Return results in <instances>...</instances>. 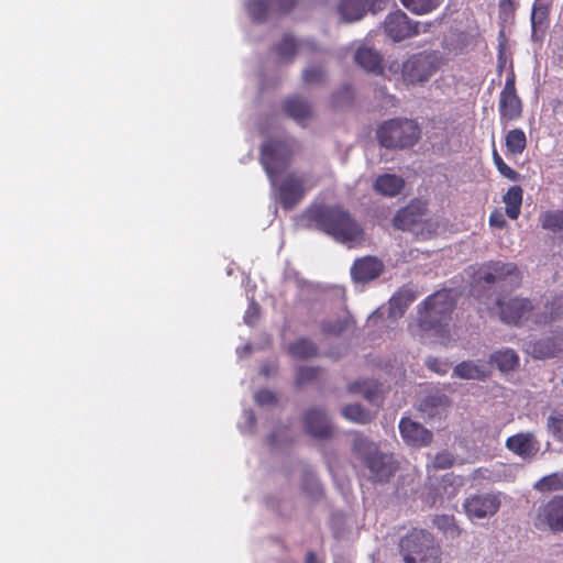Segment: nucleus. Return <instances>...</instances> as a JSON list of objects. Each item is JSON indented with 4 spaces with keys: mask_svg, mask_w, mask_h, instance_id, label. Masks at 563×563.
<instances>
[{
    "mask_svg": "<svg viewBox=\"0 0 563 563\" xmlns=\"http://www.w3.org/2000/svg\"><path fill=\"white\" fill-rule=\"evenodd\" d=\"M303 217L319 231L336 242L350 244L364 241V228L342 205H311Z\"/></svg>",
    "mask_w": 563,
    "mask_h": 563,
    "instance_id": "1",
    "label": "nucleus"
},
{
    "mask_svg": "<svg viewBox=\"0 0 563 563\" xmlns=\"http://www.w3.org/2000/svg\"><path fill=\"white\" fill-rule=\"evenodd\" d=\"M350 434L353 437L352 453L368 470V478L374 483L388 482L397 470L393 455L382 452L378 444L360 431Z\"/></svg>",
    "mask_w": 563,
    "mask_h": 563,
    "instance_id": "2",
    "label": "nucleus"
},
{
    "mask_svg": "<svg viewBox=\"0 0 563 563\" xmlns=\"http://www.w3.org/2000/svg\"><path fill=\"white\" fill-rule=\"evenodd\" d=\"M441 65L438 52L423 51L411 54L404 62L393 60L388 70L394 75H400L406 86H421L430 80Z\"/></svg>",
    "mask_w": 563,
    "mask_h": 563,
    "instance_id": "3",
    "label": "nucleus"
},
{
    "mask_svg": "<svg viewBox=\"0 0 563 563\" xmlns=\"http://www.w3.org/2000/svg\"><path fill=\"white\" fill-rule=\"evenodd\" d=\"M455 300L451 290H439L423 300L418 308V325L422 331L442 332L449 324Z\"/></svg>",
    "mask_w": 563,
    "mask_h": 563,
    "instance_id": "4",
    "label": "nucleus"
},
{
    "mask_svg": "<svg viewBox=\"0 0 563 563\" xmlns=\"http://www.w3.org/2000/svg\"><path fill=\"white\" fill-rule=\"evenodd\" d=\"M399 551L405 563H441V548L433 536L413 528L399 541Z\"/></svg>",
    "mask_w": 563,
    "mask_h": 563,
    "instance_id": "5",
    "label": "nucleus"
},
{
    "mask_svg": "<svg viewBox=\"0 0 563 563\" xmlns=\"http://www.w3.org/2000/svg\"><path fill=\"white\" fill-rule=\"evenodd\" d=\"M376 136L379 144L386 148L404 150L416 145L421 137V129L416 120L395 118L383 122Z\"/></svg>",
    "mask_w": 563,
    "mask_h": 563,
    "instance_id": "6",
    "label": "nucleus"
},
{
    "mask_svg": "<svg viewBox=\"0 0 563 563\" xmlns=\"http://www.w3.org/2000/svg\"><path fill=\"white\" fill-rule=\"evenodd\" d=\"M292 157L291 145L284 140H268L261 148V164L273 180L279 168L289 165Z\"/></svg>",
    "mask_w": 563,
    "mask_h": 563,
    "instance_id": "7",
    "label": "nucleus"
},
{
    "mask_svg": "<svg viewBox=\"0 0 563 563\" xmlns=\"http://www.w3.org/2000/svg\"><path fill=\"white\" fill-rule=\"evenodd\" d=\"M481 279L486 284L506 283L511 288L519 287L522 274L515 263L489 261L479 269Z\"/></svg>",
    "mask_w": 563,
    "mask_h": 563,
    "instance_id": "8",
    "label": "nucleus"
},
{
    "mask_svg": "<svg viewBox=\"0 0 563 563\" xmlns=\"http://www.w3.org/2000/svg\"><path fill=\"white\" fill-rule=\"evenodd\" d=\"M384 29L394 42H400L418 35L420 33V23L410 20L401 10H396L386 16Z\"/></svg>",
    "mask_w": 563,
    "mask_h": 563,
    "instance_id": "9",
    "label": "nucleus"
},
{
    "mask_svg": "<svg viewBox=\"0 0 563 563\" xmlns=\"http://www.w3.org/2000/svg\"><path fill=\"white\" fill-rule=\"evenodd\" d=\"M534 526L553 532L563 531V496H554L538 508Z\"/></svg>",
    "mask_w": 563,
    "mask_h": 563,
    "instance_id": "10",
    "label": "nucleus"
},
{
    "mask_svg": "<svg viewBox=\"0 0 563 563\" xmlns=\"http://www.w3.org/2000/svg\"><path fill=\"white\" fill-rule=\"evenodd\" d=\"M500 319L508 324H521L528 319L533 320V305L530 299L515 297L508 301H498Z\"/></svg>",
    "mask_w": 563,
    "mask_h": 563,
    "instance_id": "11",
    "label": "nucleus"
},
{
    "mask_svg": "<svg viewBox=\"0 0 563 563\" xmlns=\"http://www.w3.org/2000/svg\"><path fill=\"white\" fill-rule=\"evenodd\" d=\"M498 110L501 120L506 121H515L522 114V102L516 91L514 73L507 77L500 92Z\"/></svg>",
    "mask_w": 563,
    "mask_h": 563,
    "instance_id": "12",
    "label": "nucleus"
},
{
    "mask_svg": "<svg viewBox=\"0 0 563 563\" xmlns=\"http://www.w3.org/2000/svg\"><path fill=\"white\" fill-rule=\"evenodd\" d=\"M500 505V498L496 494H476L466 498L463 506L470 518L483 519L494 516Z\"/></svg>",
    "mask_w": 563,
    "mask_h": 563,
    "instance_id": "13",
    "label": "nucleus"
},
{
    "mask_svg": "<svg viewBox=\"0 0 563 563\" xmlns=\"http://www.w3.org/2000/svg\"><path fill=\"white\" fill-rule=\"evenodd\" d=\"M306 188L301 177L291 173L278 187V200L285 210L294 209L305 197Z\"/></svg>",
    "mask_w": 563,
    "mask_h": 563,
    "instance_id": "14",
    "label": "nucleus"
},
{
    "mask_svg": "<svg viewBox=\"0 0 563 563\" xmlns=\"http://www.w3.org/2000/svg\"><path fill=\"white\" fill-rule=\"evenodd\" d=\"M399 432L405 443L413 448L427 446L433 440L430 430L406 417L399 421Z\"/></svg>",
    "mask_w": 563,
    "mask_h": 563,
    "instance_id": "15",
    "label": "nucleus"
},
{
    "mask_svg": "<svg viewBox=\"0 0 563 563\" xmlns=\"http://www.w3.org/2000/svg\"><path fill=\"white\" fill-rule=\"evenodd\" d=\"M526 352L538 360L559 356L563 353V331L551 338L528 342Z\"/></svg>",
    "mask_w": 563,
    "mask_h": 563,
    "instance_id": "16",
    "label": "nucleus"
},
{
    "mask_svg": "<svg viewBox=\"0 0 563 563\" xmlns=\"http://www.w3.org/2000/svg\"><path fill=\"white\" fill-rule=\"evenodd\" d=\"M426 212V202L412 200L396 213L393 220L394 227L404 231L413 230L423 220Z\"/></svg>",
    "mask_w": 563,
    "mask_h": 563,
    "instance_id": "17",
    "label": "nucleus"
},
{
    "mask_svg": "<svg viewBox=\"0 0 563 563\" xmlns=\"http://www.w3.org/2000/svg\"><path fill=\"white\" fill-rule=\"evenodd\" d=\"M303 424L307 433L314 438L325 439L332 435L333 428L321 408L308 409L303 417Z\"/></svg>",
    "mask_w": 563,
    "mask_h": 563,
    "instance_id": "18",
    "label": "nucleus"
},
{
    "mask_svg": "<svg viewBox=\"0 0 563 563\" xmlns=\"http://www.w3.org/2000/svg\"><path fill=\"white\" fill-rule=\"evenodd\" d=\"M506 448L522 459L534 456L539 451V442L531 432H519L506 440Z\"/></svg>",
    "mask_w": 563,
    "mask_h": 563,
    "instance_id": "19",
    "label": "nucleus"
},
{
    "mask_svg": "<svg viewBox=\"0 0 563 563\" xmlns=\"http://www.w3.org/2000/svg\"><path fill=\"white\" fill-rule=\"evenodd\" d=\"M384 271L380 260L374 256H364L354 262L351 275L354 280L366 283L377 278Z\"/></svg>",
    "mask_w": 563,
    "mask_h": 563,
    "instance_id": "20",
    "label": "nucleus"
},
{
    "mask_svg": "<svg viewBox=\"0 0 563 563\" xmlns=\"http://www.w3.org/2000/svg\"><path fill=\"white\" fill-rule=\"evenodd\" d=\"M282 107L288 117L301 125H305L313 117L311 104L299 96L285 99Z\"/></svg>",
    "mask_w": 563,
    "mask_h": 563,
    "instance_id": "21",
    "label": "nucleus"
},
{
    "mask_svg": "<svg viewBox=\"0 0 563 563\" xmlns=\"http://www.w3.org/2000/svg\"><path fill=\"white\" fill-rule=\"evenodd\" d=\"M490 374V367L484 362L462 361L454 366L452 376L466 380H485Z\"/></svg>",
    "mask_w": 563,
    "mask_h": 563,
    "instance_id": "22",
    "label": "nucleus"
},
{
    "mask_svg": "<svg viewBox=\"0 0 563 563\" xmlns=\"http://www.w3.org/2000/svg\"><path fill=\"white\" fill-rule=\"evenodd\" d=\"M417 291L410 285L399 288L389 299V316L400 318L407 308L417 299Z\"/></svg>",
    "mask_w": 563,
    "mask_h": 563,
    "instance_id": "23",
    "label": "nucleus"
},
{
    "mask_svg": "<svg viewBox=\"0 0 563 563\" xmlns=\"http://www.w3.org/2000/svg\"><path fill=\"white\" fill-rule=\"evenodd\" d=\"M563 319V295H555L547 300L543 311L533 316L536 324H550Z\"/></svg>",
    "mask_w": 563,
    "mask_h": 563,
    "instance_id": "24",
    "label": "nucleus"
},
{
    "mask_svg": "<svg viewBox=\"0 0 563 563\" xmlns=\"http://www.w3.org/2000/svg\"><path fill=\"white\" fill-rule=\"evenodd\" d=\"M450 406V399L448 396L435 393L428 395L420 404L419 410L423 417L433 419L441 417Z\"/></svg>",
    "mask_w": 563,
    "mask_h": 563,
    "instance_id": "25",
    "label": "nucleus"
},
{
    "mask_svg": "<svg viewBox=\"0 0 563 563\" xmlns=\"http://www.w3.org/2000/svg\"><path fill=\"white\" fill-rule=\"evenodd\" d=\"M354 59L363 69L374 74H383V57L377 51L366 46L360 47L355 52Z\"/></svg>",
    "mask_w": 563,
    "mask_h": 563,
    "instance_id": "26",
    "label": "nucleus"
},
{
    "mask_svg": "<svg viewBox=\"0 0 563 563\" xmlns=\"http://www.w3.org/2000/svg\"><path fill=\"white\" fill-rule=\"evenodd\" d=\"M405 180L395 174L379 175L373 185L374 190L386 197H395L401 192Z\"/></svg>",
    "mask_w": 563,
    "mask_h": 563,
    "instance_id": "27",
    "label": "nucleus"
},
{
    "mask_svg": "<svg viewBox=\"0 0 563 563\" xmlns=\"http://www.w3.org/2000/svg\"><path fill=\"white\" fill-rule=\"evenodd\" d=\"M488 364H494L500 372L514 371L519 365V356L511 349L495 351L489 355Z\"/></svg>",
    "mask_w": 563,
    "mask_h": 563,
    "instance_id": "28",
    "label": "nucleus"
},
{
    "mask_svg": "<svg viewBox=\"0 0 563 563\" xmlns=\"http://www.w3.org/2000/svg\"><path fill=\"white\" fill-rule=\"evenodd\" d=\"M523 190L520 186H511L503 197L506 205V214L511 220H517L520 216Z\"/></svg>",
    "mask_w": 563,
    "mask_h": 563,
    "instance_id": "29",
    "label": "nucleus"
},
{
    "mask_svg": "<svg viewBox=\"0 0 563 563\" xmlns=\"http://www.w3.org/2000/svg\"><path fill=\"white\" fill-rule=\"evenodd\" d=\"M366 0H342L339 7L340 13L346 22L361 20L366 13Z\"/></svg>",
    "mask_w": 563,
    "mask_h": 563,
    "instance_id": "30",
    "label": "nucleus"
},
{
    "mask_svg": "<svg viewBox=\"0 0 563 563\" xmlns=\"http://www.w3.org/2000/svg\"><path fill=\"white\" fill-rule=\"evenodd\" d=\"M347 390L350 394L362 395L368 401L374 402L379 391V385L373 379H360L351 383Z\"/></svg>",
    "mask_w": 563,
    "mask_h": 563,
    "instance_id": "31",
    "label": "nucleus"
},
{
    "mask_svg": "<svg viewBox=\"0 0 563 563\" xmlns=\"http://www.w3.org/2000/svg\"><path fill=\"white\" fill-rule=\"evenodd\" d=\"M289 353L299 360L314 357L318 354L317 345L307 338H301L289 345Z\"/></svg>",
    "mask_w": 563,
    "mask_h": 563,
    "instance_id": "32",
    "label": "nucleus"
},
{
    "mask_svg": "<svg viewBox=\"0 0 563 563\" xmlns=\"http://www.w3.org/2000/svg\"><path fill=\"white\" fill-rule=\"evenodd\" d=\"M342 416L354 423L366 424L373 420V416L368 410L358 404H350L342 408Z\"/></svg>",
    "mask_w": 563,
    "mask_h": 563,
    "instance_id": "33",
    "label": "nucleus"
},
{
    "mask_svg": "<svg viewBox=\"0 0 563 563\" xmlns=\"http://www.w3.org/2000/svg\"><path fill=\"white\" fill-rule=\"evenodd\" d=\"M507 151L514 155L521 154L527 147V136L523 130L512 129L506 134Z\"/></svg>",
    "mask_w": 563,
    "mask_h": 563,
    "instance_id": "34",
    "label": "nucleus"
},
{
    "mask_svg": "<svg viewBox=\"0 0 563 563\" xmlns=\"http://www.w3.org/2000/svg\"><path fill=\"white\" fill-rule=\"evenodd\" d=\"M401 4L411 13L422 15L440 7L441 0H400Z\"/></svg>",
    "mask_w": 563,
    "mask_h": 563,
    "instance_id": "35",
    "label": "nucleus"
},
{
    "mask_svg": "<svg viewBox=\"0 0 563 563\" xmlns=\"http://www.w3.org/2000/svg\"><path fill=\"white\" fill-rule=\"evenodd\" d=\"M541 227L554 233L563 231V209L549 210L540 214Z\"/></svg>",
    "mask_w": 563,
    "mask_h": 563,
    "instance_id": "36",
    "label": "nucleus"
},
{
    "mask_svg": "<svg viewBox=\"0 0 563 563\" xmlns=\"http://www.w3.org/2000/svg\"><path fill=\"white\" fill-rule=\"evenodd\" d=\"M273 5V0H251L247 3V12L254 21L263 22L267 19Z\"/></svg>",
    "mask_w": 563,
    "mask_h": 563,
    "instance_id": "37",
    "label": "nucleus"
},
{
    "mask_svg": "<svg viewBox=\"0 0 563 563\" xmlns=\"http://www.w3.org/2000/svg\"><path fill=\"white\" fill-rule=\"evenodd\" d=\"M434 526L446 537L455 539L461 534L455 518L451 515H438L433 518Z\"/></svg>",
    "mask_w": 563,
    "mask_h": 563,
    "instance_id": "38",
    "label": "nucleus"
},
{
    "mask_svg": "<svg viewBox=\"0 0 563 563\" xmlns=\"http://www.w3.org/2000/svg\"><path fill=\"white\" fill-rule=\"evenodd\" d=\"M534 489L541 493L563 489V473H552L543 476L534 484Z\"/></svg>",
    "mask_w": 563,
    "mask_h": 563,
    "instance_id": "39",
    "label": "nucleus"
},
{
    "mask_svg": "<svg viewBox=\"0 0 563 563\" xmlns=\"http://www.w3.org/2000/svg\"><path fill=\"white\" fill-rule=\"evenodd\" d=\"M274 49L280 59L289 62L297 53L298 43L294 37L286 34Z\"/></svg>",
    "mask_w": 563,
    "mask_h": 563,
    "instance_id": "40",
    "label": "nucleus"
},
{
    "mask_svg": "<svg viewBox=\"0 0 563 563\" xmlns=\"http://www.w3.org/2000/svg\"><path fill=\"white\" fill-rule=\"evenodd\" d=\"M302 492L313 499L323 495V488L312 472H305L302 476Z\"/></svg>",
    "mask_w": 563,
    "mask_h": 563,
    "instance_id": "41",
    "label": "nucleus"
},
{
    "mask_svg": "<svg viewBox=\"0 0 563 563\" xmlns=\"http://www.w3.org/2000/svg\"><path fill=\"white\" fill-rule=\"evenodd\" d=\"M550 5L545 0H534L531 11L532 26L543 25L549 18Z\"/></svg>",
    "mask_w": 563,
    "mask_h": 563,
    "instance_id": "42",
    "label": "nucleus"
},
{
    "mask_svg": "<svg viewBox=\"0 0 563 563\" xmlns=\"http://www.w3.org/2000/svg\"><path fill=\"white\" fill-rule=\"evenodd\" d=\"M321 376V368L311 366H301L296 373V384L299 387L306 386Z\"/></svg>",
    "mask_w": 563,
    "mask_h": 563,
    "instance_id": "43",
    "label": "nucleus"
},
{
    "mask_svg": "<svg viewBox=\"0 0 563 563\" xmlns=\"http://www.w3.org/2000/svg\"><path fill=\"white\" fill-rule=\"evenodd\" d=\"M547 427L553 437L563 443V410L553 411L547 420Z\"/></svg>",
    "mask_w": 563,
    "mask_h": 563,
    "instance_id": "44",
    "label": "nucleus"
},
{
    "mask_svg": "<svg viewBox=\"0 0 563 563\" xmlns=\"http://www.w3.org/2000/svg\"><path fill=\"white\" fill-rule=\"evenodd\" d=\"M347 327V319L324 320L321 323L322 332L329 335H340Z\"/></svg>",
    "mask_w": 563,
    "mask_h": 563,
    "instance_id": "45",
    "label": "nucleus"
},
{
    "mask_svg": "<svg viewBox=\"0 0 563 563\" xmlns=\"http://www.w3.org/2000/svg\"><path fill=\"white\" fill-rule=\"evenodd\" d=\"M303 82L307 85L321 84L325 79V70L320 66H311L302 74Z\"/></svg>",
    "mask_w": 563,
    "mask_h": 563,
    "instance_id": "46",
    "label": "nucleus"
},
{
    "mask_svg": "<svg viewBox=\"0 0 563 563\" xmlns=\"http://www.w3.org/2000/svg\"><path fill=\"white\" fill-rule=\"evenodd\" d=\"M455 456L449 451L439 452L432 462L434 470H446L454 465Z\"/></svg>",
    "mask_w": 563,
    "mask_h": 563,
    "instance_id": "47",
    "label": "nucleus"
},
{
    "mask_svg": "<svg viewBox=\"0 0 563 563\" xmlns=\"http://www.w3.org/2000/svg\"><path fill=\"white\" fill-rule=\"evenodd\" d=\"M493 158H494V163H495L498 172L503 176H505L506 178H508L510 180L517 179V173L504 162V159L501 158V156L498 154V152L496 150H494V152H493Z\"/></svg>",
    "mask_w": 563,
    "mask_h": 563,
    "instance_id": "48",
    "label": "nucleus"
},
{
    "mask_svg": "<svg viewBox=\"0 0 563 563\" xmlns=\"http://www.w3.org/2000/svg\"><path fill=\"white\" fill-rule=\"evenodd\" d=\"M255 401L260 406H269L274 405L277 401V399L276 395L273 391L268 389H262L255 394Z\"/></svg>",
    "mask_w": 563,
    "mask_h": 563,
    "instance_id": "49",
    "label": "nucleus"
},
{
    "mask_svg": "<svg viewBox=\"0 0 563 563\" xmlns=\"http://www.w3.org/2000/svg\"><path fill=\"white\" fill-rule=\"evenodd\" d=\"M489 224L490 227L503 229L506 225V220L503 212L498 209H495L489 216Z\"/></svg>",
    "mask_w": 563,
    "mask_h": 563,
    "instance_id": "50",
    "label": "nucleus"
},
{
    "mask_svg": "<svg viewBox=\"0 0 563 563\" xmlns=\"http://www.w3.org/2000/svg\"><path fill=\"white\" fill-rule=\"evenodd\" d=\"M273 2L279 13H288L296 7L298 0H273Z\"/></svg>",
    "mask_w": 563,
    "mask_h": 563,
    "instance_id": "51",
    "label": "nucleus"
},
{
    "mask_svg": "<svg viewBox=\"0 0 563 563\" xmlns=\"http://www.w3.org/2000/svg\"><path fill=\"white\" fill-rule=\"evenodd\" d=\"M427 365L428 367L438 373V374H445L448 372V366L446 364L442 363L441 361H439L438 358L433 357V358H429L427 361Z\"/></svg>",
    "mask_w": 563,
    "mask_h": 563,
    "instance_id": "52",
    "label": "nucleus"
},
{
    "mask_svg": "<svg viewBox=\"0 0 563 563\" xmlns=\"http://www.w3.org/2000/svg\"><path fill=\"white\" fill-rule=\"evenodd\" d=\"M352 88L350 86H344L340 91H338L334 96V102L336 104L341 103V98H345L346 100L352 99Z\"/></svg>",
    "mask_w": 563,
    "mask_h": 563,
    "instance_id": "53",
    "label": "nucleus"
},
{
    "mask_svg": "<svg viewBox=\"0 0 563 563\" xmlns=\"http://www.w3.org/2000/svg\"><path fill=\"white\" fill-rule=\"evenodd\" d=\"M257 318H258V308L256 306L250 307L244 317L245 322L247 324H253Z\"/></svg>",
    "mask_w": 563,
    "mask_h": 563,
    "instance_id": "54",
    "label": "nucleus"
},
{
    "mask_svg": "<svg viewBox=\"0 0 563 563\" xmlns=\"http://www.w3.org/2000/svg\"><path fill=\"white\" fill-rule=\"evenodd\" d=\"M499 8L503 11H512L515 9L514 0H500Z\"/></svg>",
    "mask_w": 563,
    "mask_h": 563,
    "instance_id": "55",
    "label": "nucleus"
},
{
    "mask_svg": "<svg viewBox=\"0 0 563 563\" xmlns=\"http://www.w3.org/2000/svg\"><path fill=\"white\" fill-rule=\"evenodd\" d=\"M306 563H320L313 552H308L306 555Z\"/></svg>",
    "mask_w": 563,
    "mask_h": 563,
    "instance_id": "56",
    "label": "nucleus"
}]
</instances>
